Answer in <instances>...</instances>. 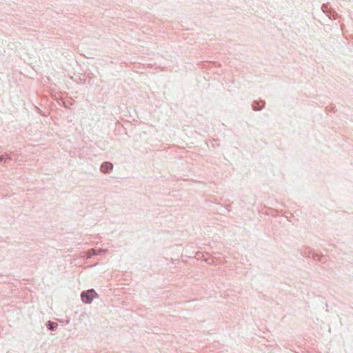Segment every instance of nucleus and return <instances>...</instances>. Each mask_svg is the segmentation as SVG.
Returning a JSON list of instances; mask_svg holds the SVG:
<instances>
[{
	"instance_id": "1",
	"label": "nucleus",
	"mask_w": 353,
	"mask_h": 353,
	"mask_svg": "<svg viewBox=\"0 0 353 353\" xmlns=\"http://www.w3.org/2000/svg\"><path fill=\"white\" fill-rule=\"evenodd\" d=\"M97 294L94 289H90L87 291L82 292L81 293V298L83 303H90Z\"/></svg>"
},
{
	"instance_id": "2",
	"label": "nucleus",
	"mask_w": 353,
	"mask_h": 353,
	"mask_svg": "<svg viewBox=\"0 0 353 353\" xmlns=\"http://www.w3.org/2000/svg\"><path fill=\"white\" fill-rule=\"evenodd\" d=\"M113 168V165L110 162H103L101 165V170L104 173H108Z\"/></svg>"
},
{
	"instance_id": "3",
	"label": "nucleus",
	"mask_w": 353,
	"mask_h": 353,
	"mask_svg": "<svg viewBox=\"0 0 353 353\" xmlns=\"http://www.w3.org/2000/svg\"><path fill=\"white\" fill-rule=\"evenodd\" d=\"M46 327H48V330L51 331H54L57 328L58 324L55 322L48 321L46 323Z\"/></svg>"
},
{
	"instance_id": "4",
	"label": "nucleus",
	"mask_w": 353,
	"mask_h": 353,
	"mask_svg": "<svg viewBox=\"0 0 353 353\" xmlns=\"http://www.w3.org/2000/svg\"><path fill=\"white\" fill-rule=\"evenodd\" d=\"M262 103H263V105L261 106L259 105V103H258L257 101H254V104L252 105L253 110H262L263 108L264 105H265V102L262 101Z\"/></svg>"
},
{
	"instance_id": "5",
	"label": "nucleus",
	"mask_w": 353,
	"mask_h": 353,
	"mask_svg": "<svg viewBox=\"0 0 353 353\" xmlns=\"http://www.w3.org/2000/svg\"><path fill=\"white\" fill-rule=\"evenodd\" d=\"M92 252V255H101L104 254L106 252V250L104 249H99V250H94L92 249L90 250Z\"/></svg>"
},
{
	"instance_id": "6",
	"label": "nucleus",
	"mask_w": 353,
	"mask_h": 353,
	"mask_svg": "<svg viewBox=\"0 0 353 353\" xmlns=\"http://www.w3.org/2000/svg\"><path fill=\"white\" fill-rule=\"evenodd\" d=\"M6 156H7V158L5 159V163H6L8 160L11 159V158L8 154H6Z\"/></svg>"
},
{
	"instance_id": "7",
	"label": "nucleus",
	"mask_w": 353,
	"mask_h": 353,
	"mask_svg": "<svg viewBox=\"0 0 353 353\" xmlns=\"http://www.w3.org/2000/svg\"><path fill=\"white\" fill-rule=\"evenodd\" d=\"M4 159V156L3 155H0V162H1Z\"/></svg>"
}]
</instances>
